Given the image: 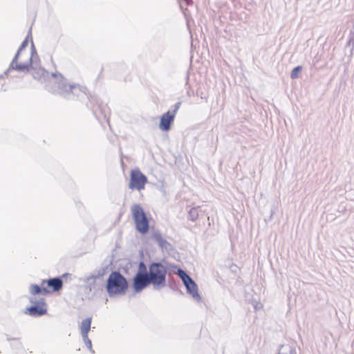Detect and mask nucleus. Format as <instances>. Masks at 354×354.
Wrapping results in <instances>:
<instances>
[{"label": "nucleus", "mask_w": 354, "mask_h": 354, "mask_svg": "<svg viewBox=\"0 0 354 354\" xmlns=\"http://www.w3.org/2000/svg\"><path fill=\"white\" fill-rule=\"evenodd\" d=\"M148 183L147 177L139 169H132L130 172L129 188L131 190L141 191L145 189Z\"/></svg>", "instance_id": "obj_5"}, {"label": "nucleus", "mask_w": 354, "mask_h": 354, "mask_svg": "<svg viewBox=\"0 0 354 354\" xmlns=\"http://www.w3.org/2000/svg\"><path fill=\"white\" fill-rule=\"evenodd\" d=\"M30 301L35 305L26 308L25 312L26 314L33 317L41 316L46 314L47 309L43 299L37 302L35 301L32 299H30Z\"/></svg>", "instance_id": "obj_9"}, {"label": "nucleus", "mask_w": 354, "mask_h": 354, "mask_svg": "<svg viewBox=\"0 0 354 354\" xmlns=\"http://www.w3.org/2000/svg\"><path fill=\"white\" fill-rule=\"evenodd\" d=\"M199 215V210L196 207H193L189 212V216L192 221H195L198 218Z\"/></svg>", "instance_id": "obj_13"}, {"label": "nucleus", "mask_w": 354, "mask_h": 354, "mask_svg": "<svg viewBox=\"0 0 354 354\" xmlns=\"http://www.w3.org/2000/svg\"><path fill=\"white\" fill-rule=\"evenodd\" d=\"M302 69L301 66H299L295 67L291 72V78L295 79L298 77V73Z\"/></svg>", "instance_id": "obj_14"}, {"label": "nucleus", "mask_w": 354, "mask_h": 354, "mask_svg": "<svg viewBox=\"0 0 354 354\" xmlns=\"http://www.w3.org/2000/svg\"><path fill=\"white\" fill-rule=\"evenodd\" d=\"M151 284L155 288L159 289L165 285L167 270L160 263H153L149 268L147 273Z\"/></svg>", "instance_id": "obj_4"}, {"label": "nucleus", "mask_w": 354, "mask_h": 354, "mask_svg": "<svg viewBox=\"0 0 354 354\" xmlns=\"http://www.w3.org/2000/svg\"><path fill=\"white\" fill-rule=\"evenodd\" d=\"M179 108L180 103H177L173 111H168L161 116L159 127L162 131H167L170 129L171 124L174 122Z\"/></svg>", "instance_id": "obj_6"}, {"label": "nucleus", "mask_w": 354, "mask_h": 354, "mask_svg": "<svg viewBox=\"0 0 354 354\" xmlns=\"http://www.w3.org/2000/svg\"><path fill=\"white\" fill-rule=\"evenodd\" d=\"M151 283L147 273L138 272L133 278V288L136 292H140Z\"/></svg>", "instance_id": "obj_10"}, {"label": "nucleus", "mask_w": 354, "mask_h": 354, "mask_svg": "<svg viewBox=\"0 0 354 354\" xmlns=\"http://www.w3.org/2000/svg\"><path fill=\"white\" fill-rule=\"evenodd\" d=\"M131 210L136 230L140 234H147L149 230V221L143 208L138 204H134Z\"/></svg>", "instance_id": "obj_3"}, {"label": "nucleus", "mask_w": 354, "mask_h": 354, "mask_svg": "<svg viewBox=\"0 0 354 354\" xmlns=\"http://www.w3.org/2000/svg\"><path fill=\"white\" fill-rule=\"evenodd\" d=\"M91 318H86L82 322L80 329L83 338L89 347H91V342L88 338V333L91 328Z\"/></svg>", "instance_id": "obj_11"}, {"label": "nucleus", "mask_w": 354, "mask_h": 354, "mask_svg": "<svg viewBox=\"0 0 354 354\" xmlns=\"http://www.w3.org/2000/svg\"><path fill=\"white\" fill-rule=\"evenodd\" d=\"M128 286L127 279L119 272L110 274L106 283V290L110 296L124 295Z\"/></svg>", "instance_id": "obj_2"}, {"label": "nucleus", "mask_w": 354, "mask_h": 354, "mask_svg": "<svg viewBox=\"0 0 354 354\" xmlns=\"http://www.w3.org/2000/svg\"><path fill=\"white\" fill-rule=\"evenodd\" d=\"M177 274L183 281V283L187 288V292L194 298L199 297L197 285L192 279L181 269L178 270Z\"/></svg>", "instance_id": "obj_7"}, {"label": "nucleus", "mask_w": 354, "mask_h": 354, "mask_svg": "<svg viewBox=\"0 0 354 354\" xmlns=\"http://www.w3.org/2000/svg\"><path fill=\"white\" fill-rule=\"evenodd\" d=\"M30 292L32 295H36L38 294L44 295V287L41 286V284L40 286L37 284L31 285L30 287Z\"/></svg>", "instance_id": "obj_12"}, {"label": "nucleus", "mask_w": 354, "mask_h": 354, "mask_svg": "<svg viewBox=\"0 0 354 354\" xmlns=\"http://www.w3.org/2000/svg\"><path fill=\"white\" fill-rule=\"evenodd\" d=\"M41 286L44 287V295L59 291L62 288L63 282L59 278H53L41 281Z\"/></svg>", "instance_id": "obj_8"}, {"label": "nucleus", "mask_w": 354, "mask_h": 354, "mask_svg": "<svg viewBox=\"0 0 354 354\" xmlns=\"http://www.w3.org/2000/svg\"><path fill=\"white\" fill-rule=\"evenodd\" d=\"M187 5H189V4H192V0H184Z\"/></svg>", "instance_id": "obj_15"}, {"label": "nucleus", "mask_w": 354, "mask_h": 354, "mask_svg": "<svg viewBox=\"0 0 354 354\" xmlns=\"http://www.w3.org/2000/svg\"><path fill=\"white\" fill-rule=\"evenodd\" d=\"M28 38L25 39L19 47L17 53L11 63V67L19 71H32L35 79L43 82H48L49 86H55L58 93L65 98L79 97L81 95L86 93L87 88L78 84H70L60 73H49L41 66L39 57L34 48L27 50Z\"/></svg>", "instance_id": "obj_1"}]
</instances>
